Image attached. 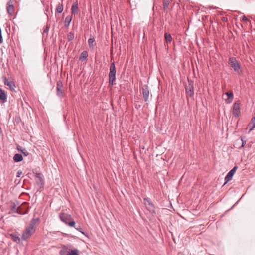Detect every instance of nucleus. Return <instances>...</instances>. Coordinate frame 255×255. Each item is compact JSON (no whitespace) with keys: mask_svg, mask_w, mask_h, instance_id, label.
Wrapping results in <instances>:
<instances>
[{"mask_svg":"<svg viewBox=\"0 0 255 255\" xmlns=\"http://www.w3.org/2000/svg\"><path fill=\"white\" fill-rule=\"evenodd\" d=\"M164 38H165V40L166 42L167 43L171 42V41L172 40V38L171 37V35L169 33H165V34H164Z\"/></svg>","mask_w":255,"mask_h":255,"instance_id":"obj_17","label":"nucleus"},{"mask_svg":"<svg viewBox=\"0 0 255 255\" xmlns=\"http://www.w3.org/2000/svg\"><path fill=\"white\" fill-rule=\"evenodd\" d=\"M78 3H75L72 5L71 8V13L72 14H76L78 13Z\"/></svg>","mask_w":255,"mask_h":255,"instance_id":"obj_15","label":"nucleus"},{"mask_svg":"<svg viewBox=\"0 0 255 255\" xmlns=\"http://www.w3.org/2000/svg\"><path fill=\"white\" fill-rule=\"evenodd\" d=\"M7 86H8L10 88V89L12 91H15V89L14 88L15 87V83L13 81H10L9 83H7Z\"/></svg>","mask_w":255,"mask_h":255,"instance_id":"obj_21","label":"nucleus"},{"mask_svg":"<svg viewBox=\"0 0 255 255\" xmlns=\"http://www.w3.org/2000/svg\"><path fill=\"white\" fill-rule=\"evenodd\" d=\"M13 0H9V1L7 2V4L13 5Z\"/></svg>","mask_w":255,"mask_h":255,"instance_id":"obj_33","label":"nucleus"},{"mask_svg":"<svg viewBox=\"0 0 255 255\" xmlns=\"http://www.w3.org/2000/svg\"><path fill=\"white\" fill-rule=\"evenodd\" d=\"M6 9L7 13L10 15H12L14 11V8L13 5L7 4Z\"/></svg>","mask_w":255,"mask_h":255,"instance_id":"obj_14","label":"nucleus"},{"mask_svg":"<svg viewBox=\"0 0 255 255\" xmlns=\"http://www.w3.org/2000/svg\"><path fill=\"white\" fill-rule=\"evenodd\" d=\"M88 44H89V47L90 48H92L93 47V43L95 41V39L94 38L92 37V38H90L88 39Z\"/></svg>","mask_w":255,"mask_h":255,"instance_id":"obj_24","label":"nucleus"},{"mask_svg":"<svg viewBox=\"0 0 255 255\" xmlns=\"http://www.w3.org/2000/svg\"><path fill=\"white\" fill-rule=\"evenodd\" d=\"M67 248H66L65 246H64L60 252L61 255H64V254L67 251Z\"/></svg>","mask_w":255,"mask_h":255,"instance_id":"obj_27","label":"nucleus"},{"mask_svg":"<svg viewBox=\"0 0 255 255\" xmlns=\"http://www.w3.org/2000/svg\"><path fill=\"white\" fill-rule=\"evenodd\" d=\"M186 93L188 96L192 97L194 95V88L193 85L189 83L185 87Z\"/></svg>","mask_w":255,"mask_h":255,"instance_id":"obj_11","label":"nucleus"},{"mask_svg":"<svg viewBox=\"0 0 255 255\" xmlns=\"http://www.w3.org/2000/svg\"><path fill=\"white\" fill-rule=\"evenodd\" d=\"M72 20V18L70 16H67L65 19V23H67V25L65 24V26L68 27L69 26L70 23L71 22Z\"/></svg>","mask_w":255,"mask_h":255,"instance_id":"obj_25","label":"nucleus"},{"mask_svg":"<svg viewBox=\"0 0 255 255\" xmlns=\"http://www.w3.org/2000/svg\"><path fill=\"white\" fill-rule=\"evenodd\" d=\"M88 56L87 52L86 51H84L81 53L79 59L81 61H84L87 59Z\"/></svg>","mask_w":255,"mask_h":255,"instance_id":"obj_18","label":"nucleus"},{"mask_svg":"<svg viewBox=\"0 0 255 255\" xmlns=\"http://www.w3.org/2000/svg\"><path fill=\"white\" fill-rule=\"evenodd\" d=\"M229 64L234 70L237 72H238L241 68L240 64L235 57H232L229 58Z\"/></svg>","mask_w":255,"mask_h":255,"instance_id":"obj_4","label":"nucleus"},{"mask_svg":"<svg viewBox=\"0 0 255 255\" xmlns=\"http://www.w3.org/2000/svg\"><path fill=\"white\" fill-rule=\"evenodd\" d=\"M238 167L235 166L233 167L232 169H231L227 174L225 178V183L224 184L227 183L229 181L232 180L233 175H234Z\"/></svg>","mask_w":255,"mask_h":255,"instance_id":"obj_9","label":"nucleus"},{"mask_svg":"<svg viewBox=\"0 0 255 255\" xmlns=\"http://www.w3.org/2000/svg\"><path fill=\"white\" fill-rule=\"evenodd\" d=\"M63 10V5L59 4L56 7V12L58 13H61Z\"/></svg>","mask_w":255,"mask_h":255,"instance_id":"obj_23","label":"nucleus"},{"mask_svg":"<svg viewBox=\"0 0 255 255\" xmlns=\"http://www.w3.org/2000/svg\"><path fill=\"white\" fill-rule=\"evenodd\" d=\"M49 28H50V26L47 25L44 28V30H43V35L44 36L45 34H47L49 30Z\"/></svg>","mask_w":255,"mask_h":255,"instance_id":"obj_26","label":"nucleus"},{"mask_svg":"<svg viewBox=\"0 0 255 255\" xmlns=\"http://www.w3.org/2000/svg\"><path fill=\"white\" fill-rule=\"evenodd\" d=\"M35 177L36 179L37 180V182H39V183L42 184L43 183V180L41 176V174L36 173Z\"/></svg>","mask_w":255,"mask_h":255,"instance_id":"obj_22","label":"nucleus"},{"mask_svg":"<svg viewBox=\"0 0 255 255\" xmlns=\"http://www.w3.org/2000/svg\"><path fill=\"white\" fill-rule=\"evenodd\" d=\"M59 218L61 221L70 227H75V222L72 219L70 215L65 213L59 214Z\"/></svg>","mask_w":255,"mask_h":255,"instance_id":"obj_2","label":"nucleus"},{"mask_svg":"<svg viewBox=\"0 0 255 255\" xmlns=\"http://www.w3.org/2000/svg\"><path fill=\"white\" fill-rule=\"evenodd\" d=\"M63 85L61 81H58L56 84V94L60 97L62 98L63 97Z\"/></svg>","mask_w":255,"mask_h":255,"instance_id":"obj_7","label":"nucleus"},{"mask_svg":"<svg viewBox=\"0 0 255 255\" xmlns=\"http://www.w3.org/2000/svg\"><path fill=\"white\" fill-rule=\"evenodd\" d=\"M39 222V218H32L30 222L29 225L24 230L21 239L26 241L29 239L35 232L36 225Z\"/></svg>","mask_w":255,"mask_h":255,"instance_id":"obj_1","label":"nucleus"},{"mask_svg":"<svg viewBox=\"0 0 255 255\" xmlns=\"http://www.w3.org/2000/svg\"><path fill=\"white\" fill-rule=\"evenodd\" d=\"M242 20L244 21H248V18L245 16H243L242 17Z\"/></svg>","mask_w":255,"mask_h":255,"instance_id":"obj_34","label":"nucleus"},{"mask_svg":"<svg viewBox=\"0 0 255 255\" xmlns=\"http://www.w3.org/2000/svg\"><path fill=\"white\" fill-rule=\"evenodd\" d=\"M14 240L15 241H20V238H19V237H18V236H17V237H15V239H14Z\"/></svg>","mask_w":255,"mask_h":255,"instance_id":"obj_35","label":"nucleus"},{"mask_svg":"<svg viewBox=\"0 0 255 255\" xmlns=\"http://www.w3.org/2000/svg\"><path fill=\"white\" fill-rule=\"evenodd\" d=\"M170 4V0H163V8L165 11Z\"/></svg>","mask_w":255,"mask_h":255,"instance_id":"obj_19","label":"nucleus"},{"mask_svg":"<svg viewBox=\"0 0 255 255\" xmlns=\"http://www.w3.org/2000/svg\"><path fill=\"white\" fill-rule=\"evenodd\" d=\"M73 38V36H70V38H69V40H71Z\"/></svg>","mask_w":255,"mask_h":255,"instance_id":"obj_36","label":"nucleus"},{"mask_svg":"<svg viewBox=\"0 0 255 255\" xmlns=\"http://www.w3.org/2000/svg\"><path fill=\"white\" fill-rule=\"evenodd\" d=\"M9 82H10V81H9L8 80V79L6 78V77H4L3 82H4V85H6V86H7V83H9Z\"/></svg>","mask_w":255,"mask_h":255,"instance_id":"obj_30","label":"nucleus"},{"mask_svg":"<svg viewBox=\"0 0 255 255\" xmlns=\"http://www.w3.org/2000/svg\"><path fill=\"white\" fill-rule=\"evenodd\" d=\"M7 101V95L5 91L0 88V101L5 103Z\"/></svg>","mask_w":255,"mask_h":255,"instance_id":"obj_13","label":"nucleus"},{"mask_svg":"<svg viewBox=\"0 0 255 255\" xmlns=\"http://www.w3.org/2000/svg\"><path fill=\"white\" fill-rule=\"evenodd\" d=\"M241 142H242V145H241V147H243L244 146L245 143H246V141H244L242 138L241 139Z\"/></svg>","mask_w":255,"mask_h":255,"instance_id":"obj_32","label":"nucleus"},{"mask_svg":"<svg viewBox=\"0 0 255 255\" xmlns=\"http://www.w3.org/2000/svg\"><path fill=\"white\" fill-rule=\"evenodd\" d=\"M233 115L236 118L238 117L240 115V103L239 101H236L233 107Z\"/></svg>","mask_w":255,"mask_h":255,"instance_id":"obj_5","label":"nucleus"},{"mask_svg":"<svg viewBox=\"0 0 255 255\" xmlns=\"http://www.w3.org/2000/svg\"><path fill=\"white\" fill-rule=\"evenodd\" d=\"M109 84L111 85H114L115 84L116 81V67L115 65V62H112L110 66L109 69Z\"/></svg>","mask_w":255,"mask_h":255,"instance_id":"obj_3","label":"nucleus"},{"mask_svg":"<svg viewBox=\"0 0 255 255\" xmlns=\"http://www.w3.org/2000/svg\"><path fill=\"white\" fill-rule=\"evenodd\" d=\"M23 159L22 156L20 154H15L13 157V160L15 162L21 161Z\"/></svg>","mask_w":255,"mask_h":255,"instance_id":"obj_16","label":"nucleus"},{"mask_svg":"<svg viewBox=\"0 0 255 255\" xmlns=\"http://www.w3.org/2000/svg\"><path fill=\"white\" fill-rule=\"evenodd\" d=\"M18 203L15 202H11L10 204V213H15L19 214H24L26 213H22L20 211V207L18 206Z\"/></svg>","mask_w":255,"mask_h":255,"instance_id":"obj_6","label":"nucleus"},{"mask_svg":"<svg viewBox=\"0 0 255 255\" xmlns=\"http://www.w3.org/2000/svg\"><path fill=\"white\" fill-rule=\"evenodd\" d=\"M75 228L76 230L80 231L82 234H84V233L82 231V228L80 226H78L77 227H75Z\"/></svg>","mask_w":255,"mask_h":255,"instance_id":"obj_29","label":"nucleus"},{"mask_svg":"<svg viewBox=\"0 0 255 255\" xmlns=\"http://www.w3.org/2000/svg\"><path fill=\"white\" fill-rule=\"evenodd\" d=\"M224 95H227L228 97V98L225 99L226 102L228 104L231 103L234 98L233 93L232 91H229L226 92Z\"/></svg>","mask_w":255,"mask_h":255,"instance_id":"obj_12","label":"nucleus"},{"mask_svg":"<svg viewBox=\"0 0 255 255\" xmlns=\"http://www.w3.org/2000/svg\"><path fill=\"white\" fill-rule=\"evenodd\" d=\"M144 200L146 209L152 214H155L154 206L152 202L149 199L146 198H144Z\"/></svg>","mask_w":255,"mask_h":255,"instance_id":"obj_8","label":"nucleus"},{"mask_svg":"<svg viewBox=\"0 0 255 255\" xmlns=\"http://www.w3.org/2000/svg\"><path fill=\"white\" fill-rule=\"evenodd\" d=\"M66 255H79V251L77 249H74L68 252Z\"/></svg>","mask_w":255,"mask_h":255,"instance_id":"obj_20","label":"nucleus"},{"mask_svg":"<svg viewBox=\"0 0 255 255\" xmlns=\"http://www.w3.org/2000/svg\"><path fill=\"white\" fill-rule=\"evenodd\" d=\"M20 151L22 152V153L25 156H27L29 154L25 148L21 149Z\"/></svg>","mask_w":255,"mask_h":255,"instance_id":"obj_28","label":"nucleus"},{"mask_svg":"<svg viewBox=\"0 0 255 255\" xmlns=\"http://www.w3.org/2000/svg\"><path fill=\"white\" fill-rule=\"evenodd\" d=\"M22 172L21 171H18L17 172V174H16V177H20L21 175L22 174Z\"/></svg>","mask_w":255,"mask_h":255,"instance_id":"obj_31","label":"nucleus"},{"mask_svg":"<svg viewBox=\"0 0 255 255\" xmlns=\"http://www.w3.org/2000/svg\"><path fill=\"white\" fill-rule=\"evenodd\" d=\"M225 19L227 20V18H225V17H224V18H223V20H225Z\"/></svg>","mask_w":255,"mask_h":255,"instance_id":"obj_37","label":"nucleus"},{"mask_svg":"<svg viewBox=\"0 0 255 255\" xmlns=\"http://www.w3.org/2000/svg\"><path fill=\"white\" fill-rule=\"evenodd\" d=\"M142 95L144 100L145 102H147L148 100L149 91L148 87L147 85H144L142 87Z\"/></svg>","mask_w":255,"mask_h":255,"instance_id":"obj_10","label":"nucleus"}]
</instances>
